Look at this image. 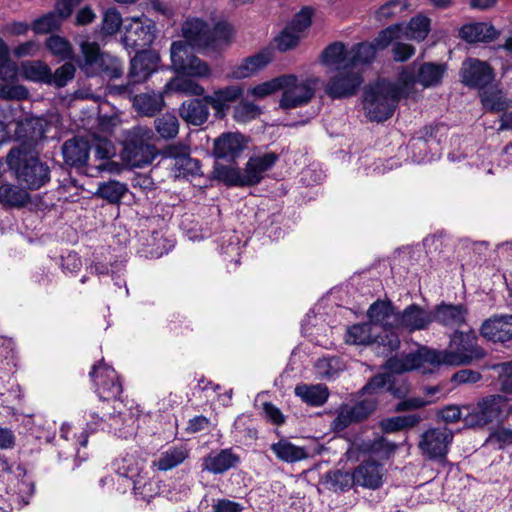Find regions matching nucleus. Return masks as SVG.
Returning a JSON list of instances; mask_svg holds the SVG:
<instances>
[{
    "label": "nucleus",
    "instance_id": "1",
    "mask_svg": "<svg viewBox=\"0 0 512 512\" xmlns=\"http://www.w3.org/2000/svg\"><path fill=\"white\" fill-rule=\"evenodd\" d=\"M89 416L91 421L87 422L86 429L78 437L73 435V437L70 438V425L65 423L62 424L60 428L61 442L58 444L60 448L58 452L59 458L68 459L69 457H74L75 461L77 459L84 461L86 459V454H84L83 457L80 456L79 446L86 447L89 432L94 433L98 430H105L107 428L110 433L126 438L128 435L133 433L136 422V416L130 410H119L117 414H110L105 418L99 417L94 412H91Z\"/></svg>",
    "mask_w": 512,
    "mask_h": 512
},
{
    "label": "nucleus",
    "instance_id": "2",
    "mask_svg": "<svg viewBox=\"0 0 512 512\" xmlns=\"http://www.w3.org/2000/svg\"><path fill=\"white\" fill-rule=\"evenodd\" d=\"M396 383L389 374H378L370 379V381L362 388L363 394L369 395L355 404H344L339 407L337 415L331 423V428L335 432L345 430L351 424L360 422L367 418L376 408L377 400L374 394L386 389L395 397H404L408 388L405 383L400 387L395 386Z\"/></svg>",
    "mask_w": 512,
    "mask_h": 512
},
{
    "label": "nucleus",
    "instance_id": "3",
    "mask_svg": "<svg viewBox=\"0 0 512 512\" xmlns=\"http://www.w3.org/2000/svg\"><path fill=\"white\" fill-rule=\"evenodd\" d=\"M116 472L118 490L126 492L131 488L137 500L149 502L153 497L159 494L160 487L158 482L144 471L143 459L134 454L126 453L124 456L116 459L113 463Z\"/></svg>",
    "mask_w": 512,
    "mask_h": 512
},
{
    "label": "nucleus",
    "instance_id": "4",
    "mask_svg": "<svg viewBox=\"0 0 512 512\" xmlns=\"http://www.w3.org/2000/svg\"><path fill=\"white\" fill-rule=\"evenodd\" d=\"M405 97L408 96L398 81L378 80L365 90L363 108L371 121L383 122L393 115L399 100Z\"/></svg>",
    "mask_w": 512,
    "mask_h": 512
},
{
    "label": "nucleus",
    "instance_id": "5",
    "mask_svg": "<svg viewBox=\"0 0 512 512\" xmlns=\"http://www.w3.org/2000/svg\"><path fill=\"white\" fill-rule=\"evenodd\" d=\"M463 420L468 427L481 428L492 422H502L512 415V400L499 395H489L473 405L464 406Z\"/></svg>",
    "mask_w": 512,
    "mask_h": 512
},
{
    "label": "nucleus",
    "instance_id": "6",
    "mask_svg": "<svg viewBox=\"0 0 512 512\" xmlns=\"http://www.w3.org/2000/svg\"><path fill=\"white\" fill-rule=\"evenodd\" d=\"M7 165L14 170L17 179L30 190L40 189L50 181V169L37 157L22 148H13L6 157Z\"/></svg>",
    "mask_w": 512,
    "mask_h": 512
},
{
    "label": "nucleus",
    "instance_id": "7",
    "mask_svg": "<svg viewBox=\"0 0 512 512\" xmlns=\"http://www.w3.org/2000/svg\"><path fill=\"white\" fill-rule=\"evenodd\" d=\"M80 50L82 56L78 60V66L86 76L104 75L116 79L122 75V62L117 57L101 52L96 42L83 41Z\"/></svg>",
    "mask_w": 512,
    "mask_h": 512
},
{
    "label": "nucleus",
    "instance_id": "8",
    "mask_svg": "<svg viewBox=\"0 0 512 512\" xmlns=\"http://www.w3.org/2000/svg\"><path fill=\"white\" fill-rule=\"evenodd\" d=\"M437 355L439 365L460 366L482 359L485 351L477 344L475 333L455 331L450 337L448 347L437 351Z\"/></svg>",
    "mask_w": 512,
    "mask_h": 512
},
{
    "label": "nucleus",
    "instance_id": "9",
    "mask_svg": "<svg viewBox=\"0 0 512 512\" xmlns=\"http://www.w3.org/2000/svg\"><path fill=\"white\" fill-rule=\"evenodd\" d=\"M154 132L146 126H136L129 130L122 152V158L132 167H144L153 162L156 148L152 144Z\"/></svg>",
    "mask_w": 512,
    "mask_h": 512
},
{
    "label": "nucleus",
    "instance_id": "10",
    "mask_svg": "<svg viewBox=\"0 0 512 512\" xmlns=\"http://www.w3.org/2000/svg\"><path fill=\"white\" fill-rule=\"evenodd\" d=\"M445 72V64L425 62L418 68H416L415 64L402 68L397 79L407 96H409L414 91L416 84L421 85L423 88L439 85Z\"/></svg>",
    "mask_w": 512,
    "mask_h": 512
},
{
    "label": "nucleus",
    "instance_id": "11",
    "mask_svg": "<svg viewBox=\"0 0 512 512\" xmlns=\"http://www.w3.org/2000/svg\"><path fill=\"white\" fill-rule=\"evenodd\" d=\"M136 55L131 59L129 80L125 85H115L110 88L112 93L131 96L135 85L145 82L158 67L159 56L147 49L134 50Z\"/></svg>",
    "mask_w": 512,
    "mask_h": 512
},
{
    "label": "nucleus",
    "instance_id": "12",
    "mask_svg": "<svg viewBox=\"0 0 512 512\" xmlns=\"http://www.w3.org/2000/svg\"><path fill=\"white\" fill-rule=\"evenodd\" d=\"M346 342L354 345H378L386 352L396 350L400 344L397 333L383 335L379 327L373 326L370 322L356 324L350 327L346 334Z\"/></svg>",
    "mask_w": 512,
    "mask_h": 512
},
{
    "label": "nucleus",
    "instance_id": "13",
    "mask_svg": "<svg viewBox=\"0 0 512 512\" xmlns=\"http://www.w3.org/2000/svg\"><path fill=\"white\" fill-rule=\"evenodd\" d=\"M289 80L282 82V96L279 102L283 110L294 109L306 105L314 96L317 78L299 80L295 75H283Z\"/></svg>",
    "mask_w": 512,
    "mask_h": 512
},
{
    "label": "nucleus",
    "instance_id": "14",
    "mask_svg": "<svg viewBox=\"0 0 512 512\" xmlns=\"http://www.w3.org/2000/svg\"><path fill=\"white\" fill-rule=\"evenodd\" d=\"M439 366L437 350L421 348L417 352L401 354L386 361L385 367L392 373L401 374L411 370L423 373L431 371V367Z\"/></svg>",
    "mask_w": 512,
    "mask_h": 512
},
{
    "label": "nucleus",
    "instance_id": "15",
    "mask_svg": "<svg viewBox=\"0 0 512 512\" xmlns=\"http://www.w3.org/2000/svg\"><path fill=\"white\" fill-rule=\"evenodd\" d=\"M171 62L175 71L183 76L208 78L211 69L206 62L189 54L185 42L174 41L170 48Z\"/></svg>",
    "mask_w": 512,
    "mask_h": 512
},
{
    "label": "nucleus",
    "instance_id": "16",
    "mask_svg": "<svg viewBox=\"0 0 512 512\" xmlns=\"http://www.w3.org/2000/svg\"><path fill=\"white\" fill-rule=\"evenodd\" d=\"M125 33L122 42L126 49H147L155 40V23L146 16L133 17L129 24L124 25Z\"/></svg>",
    "mask_w": 512,
    "mask_h": 512
},
{
    "label": "nucleus",
    "instance_id": "17",
    "mask_svg": "<svg viewBox=\"0 0 512 512\" xmlns=\"http://www.w3.org/2000/svg\"><path fill=\"white\" fill-rule=\"evenodd\" d=\"M89 375L100 399H117L122 393V384L116 371L113 367L105 364L103 360L93 366Z\"/></svg>",
    "mask_w": 512,
    "mask_h": 512
},
{
    "label": "nucleus",
    "instance_id": "18",
    "mask_svg": "<svg viewBox=\"0 0 512 512\" xmlns=\"http://www.w3.org/2000/svg\"><path fill=\"white\" fill-rule=\"evenodd\" d=\"M453 437V432L446 427L430 428L422 434L418 446L422 455L429 460L443 459Z\"/></svg>",
    "mask_w": 512,
    "mask_h": 512
},
{
    "label": "nucleus",
    "instance_id": "19",
    "mask_svg": "<svg viewBox=\"0 0 512 512\" xmlns=\"http://www.w3.org/2000/svg\"><path fill=\"white\" fill-rule=\"evenodd\" d=\"M362 83L360 70L340 69L329 79L325 92L332 99L348 98L357 93Z\"/></svg>",
    "mask_w": 512,
    "mask_h": 512
},
{
    "label": "nucleus",
    "instance_id": "20",
    "mask_svg": "<svg viewBox=\"0 0 512 512\" xmlns=\"http://www.w3.org/2000/svg\"><path fill=\"white\" fill-rule=\"evenodd\" d=\"M164 155L173 161L172 172L176 178H188L200 174V162L190 156L189 146L170 145L165 149Z\"/></svg>",
    "mask_w": 512,
    "mask_h": 512
},
{
    "label": "nucleus",
    "instance_id": "21",
    "mask_svg": "<svg viewBox=\"0 0 512 512\" xmlns=\"http://www.w3.org/2000/svg\"><path fill=\"white\" fill-rule=\"evenodd\" d=\"M460 76L465 86L480 90L486 88L495 77L492 67L476 58H469L463 62Z\"/></svg>",
    "mask_w": 512,
    "mask_h": 512
},
{
    "label": "nucleus",
    "instance_id": "22",
    "mask_svg": "<svg viewBox=\"0 0 512 512\" xmlns=\"http://www.w3.org/2000/svg\"><path fill=\"white\" fill-rule=\"evenodd\" d=\"M432 317V311L417 304H410L403 311L397 313L395 317L396 329H403L408 332L425 330L433 323Z\"/></svg>",
    "mask_w": 512,
    "mask_h": 512
},
{
    "label": "nucleus",
    "instance_id": "23",
    "mask_svg": "<svg viewBox=\"0 0 512 512\" xmlns=\"http://www.w3.org/2000/svg\"><path fill=\"white\" fill-rule=\"evenodd\" d=\"M397 313L391 301L384 300L375 301L367 311L369 322L373 326L379 327V331L383 335L397 333L395 325Z\"/></svg>",
    "mask_w": 512,
    "mask_h": 512
},
{
    "label": "nucleus",
    "instance_id": "24",
    "mask_svg": "<svg viewBox=\"0 0 512 512\" xmlns=\"http://www.w3.org/2000/svg\"><path fill=\"white\" fill-rule=\"evenodd\" d=\"M247 139L241 133H224L214 142V156L218 159L234 161L247 148Z\"/></svg>",
    "mask_w": 512,
    "mask_h": 512
},
{
    "label": "nucleus",
    "instance_id": "25",
    "mask_svg": "<svg viewBox=\"0 0 512 512\" xmlns=\"http://www.w3.org/2000/svg\"><path fill=\"white\" fill-rule=\"evenodd\" d=\"M241 85H229L215 89L211 94L205 95V101L209 103L217 118L226 116L232 103H235L243 95Z\"/></svg>",
    "mask_w": 512,
    "mask_h": 512
},
{
    "label": "nucleus",
    "instance_id": "26",
    "mask_svg": "<svg viewBox=\"0 0 512 512\" xmlns=\"http://www.w3.org/2000/svg\"><path fill=\"white\" fill-rule=\"evenodd\" d=\"M239 461V455L232 448L211 451L202 460V471H208L212 474H223L236 467Z\"/></svg>",
    "mask_w": 512,
    "mask_h": 512
},
{
    "label": "nucleus",
    "instance_id": "27",
    "mask_svg": "<svg viewBox=\"0 0 512 512\" xmlns=\"http://www.w3.org/2000/svg\"><path fill=\"white\" fill-rule=\"evenodd\" d=\"M91 145L82 137H74L64 142L62 155L65 163L75 168H85L89 159Z\"/></svg>",
    "mask_w": 512,
    "mask_h": 512
},
{
    "label": "nucleus",
    "instance_id": "28",
    "mask_svg": "<svg viewBox=\"0 0 512 512\" xmlns=\"http://www.w3.org/2000/svg\"><path fill=\"white\" fill-rule=\"evenodd\" d=\"M481 335L493 342L512 339V315H499L486 320L481 326Z\"/></svg>",
    "mask_w": 512,
    "mask_h": 512
},
{
    "label": "nucleus",
    "instance_id": "29",
    "mask_svg": "<svg viewBox=\"0 0 512 512\" xmlns=\"http://www.w3.org/2000/svg\"><path fill=\"white\" fill-rule=\"evenodd\" d=\"M432 316V322L449 328H458L466 322L467 309L462 304L442 302L434 307Z\"/></svg>",
    "mask_w": 512,
    "mask_h": 512
},
{
    "label": "nucleus",
    "instance_id": "30",
    "mask_svg": "<svg viewBox=\"0 0 512 512\" xmlns=\"http://www.w3.org/2000/svg\"><path fill=\"white\" fill-rule=\"evenodd\" d=\"M189 455L190 450L184 444L169 446L159 452L151 466L154 470L167 472L184 463Z\"/></svg>",
    "mask_w": 512,
    "mask_h": 512
},
{
    "label": "nucleus",
    "instance_id": "31",
    "mask_svg": "<svg viewBox=\"0 0 512 512\" xmlns=\"http://www.w3.org/2000/svg\"><path fill=\"white\" fill-rule=\"evenodd\" d=\"M209 25L200 18H189L182 25V35L187 46L206 49L210 41L208 36Z\"/></svg>",
    "mask_w": 512,
    "mask_h": 512
},
{
    "label": "nucleus",
    "instance_id": "32",
    "mask_svg": "<svg viewBox=\"0 0 512 512\" xmlns=\"http://www.w3.org/2000/svg\"><path fill=\"white\" fill-rule=\"evenodd\" d=\"M383 467L374 461H364L354 470L356 485L377 489L383 483Z\"/></svg>",
    "mask_w": 512,
    "mask_h": 512
},
{
    "label": "nucleus",
    "instance_id": "33",
    "mask_svg": "<svg viewBox=\"0 0 512 512\" xmlns=\"http://www.w3.org/2000/svg\"><path fill=\"white\" fill-rule=\"evenodd\" d=\"M278 159L279 155L275 152H266L250 157L245 165V170L251 186L260 183L264 173L270 170Z\"/></svg>",
    "mask_w": 512,
    "mask_h": 512
},
{
    "label": "nucleus",
    "instance_id": "34",
    "mask_svg": "<svg viewBox=\"0 0 512 512\" xmlns=\"http://www.w3.org/2000/svg\"><path fill=\"white\" fill-rule=\"evenodd\" d=\"M209 103L203 99L195 98L184 101L179 108L181 118L190 125L200 126L209 118Z\"/></svg>",
    "mask_w": 512,
    "mask_h": 512
},
{
    "label": "nucleus",
    "instance_id": "35",
    "mask_svg": "<svg viewBox=\"0 0 512 512\" xmlns=\"http://www.w3.org/2000/svg\"><path fill=\"white\" fill-rule=\"evenodd\" d=\"M499 32L492 24L475 22L463 25L459 30L461 39L468 43L490 42L495 40Z\"/></svg>",
    "mask_w": 512,
    "mask_h": 512
},
{
    "label": "nucleus",
    "instance_id": "36",
    "mask_svg": "<svg viewBox=\"0 0 512 512\" xmlns=\"http://www.w3.org/2000/svg\"><path fill=\"white\" fill-rule=\"evenodd\" d=\"M95 158L98 160H104V163L98 164L93 168H88L90 172L88 175L94 177L96 173L102 171H108L110 173H118L120 171V167L117 163L110 161V159L115 155V149L111 141L104 139L99 140L95 145Z\"/></svg>",
    "mask_w": 512,
    "mask_h": 512
},
{
    "label": "nucleus",
    "instance_id": "37",
    "mask_svg": "<svg viewBox=\"0 0 512 512\" xmlns=\"http://www.w3.org/2000/svg\"><path fill=\"white\" fill-rule=\"evenodd\" d=\"M349 50L342 42H333L329 44L321 53V62L329 67L340 69L349 68L348 57Z\"/></svg>",
    "mask_w": 512,
    "mask_h": 512
},
{
    "label": "nucleus",
    "instance_id": "38",
    "mask_svg": "<svg viewBox=\"0 0 512 512\" xmlns=\"http://www.w3.org/2000/svg\"><path fill=\"white\" fill-rule=\"evenodd\" d=\"M348 66L353 70H359V67L370 65L377 51L370 42H361L353 45L349 49Z\"/></svg>",
    "mask_w": 512,
    "mask_h": 512
},
{
    "label": "nucleus",
    "instance_id": "39",
    "mask_svg": "<svg viewBox=\"0 0 512 512\" xmlns=\"http://www.w3.org/2000/svg\"><path fill=\"white\" fill-rule=\"evenodd\" d=\"M294 392L303 402L315 407L323 405L329 397L328 388L323 384H299Z\"/></svg>",
    "mask_w": 512,
    "mask_h": 512
},
{
    "label": "nucleus",
    "instance_id": "40",
    "mask_svg": "<svg viewBox=\"0 0 512 512\" xmlns=\"http://www.w3.org/2000/svg\"><path fill=\"white\" fill-rule=\"evenodd\" d=\"M133 104L138 113L152 117L163 109L165 102L162 93L151 92L135 95Z\"/></svg>",
    "mask_w": 512,
    "mask_h": 512
},
{
    "label": "nucleus",
    "instance_id": "41",
    "mask_svg": "<svg viewBox=\"0 0 512 512\" xmlns=\"http://www.w3.org/2000/svg\"><path fill=\"white\" fill-rule=\"evenodd\" d=\"M481 103L486 111L500 113L512 106V99L499 89H483Z\"/></svg>",
    "mask_w": 512,
    "mask_h": 512
},
{
    "label": "nucleus",
    "instance_id": "42",
    "mask_svg": "<svg viewBox=\"0 0 512 512\" xmlns=\"http://www.w3.org/2000/svg\"><path fill=\"white\" fill-rule=\"evenodd\" d=\"M214 177L227 186H251L246 170L237 167L218 165L214 168Z\"/></svg>",
    "mask_w": 512,
    "mask_h": 512
},
{
    "label": "nucleus",
    "instance_id": "43",
    "mask_svg": "<svg viewBox=\"0 0 512 512\" xmlns=\"http://www.w3.org/2000/svg\"><path fill=\"white\" fill-rule=\"evenodd\" d=\"M270 61L271 57L269 52H259L246 58L243 63L233 70L232 76L237 79L247 78L264 68Z\"/></svg>",
    "mask_w": 512,
    "mask_h": 512
},
{
    "label": "nucleus",
    "instance_id": "44",
    "mask_svg": "<svg viewBox=\"0 0 512 512\" xmlns=\"http://www.w3.org/2000/svg\"><path fill=\"white\" fill-rule=\"evenodd\" d=\"M29 200L28 192L11 183L0 184V203L9 207L24 206Z\"/></svg>",
    "mask_w": 512,
    "mask_h": 512
},
{
    "label": "nucleus",
    "instance_id": "45",
    "mask_svg": "<svg viewBox=\"0 0 512 512\" xmlns=\"http://www.w3.org/2000/svg\"><path fill=\"white\" fill-rule=\"evenodd\" d=\"M220 252L224 256V260L237 266L241 255V241L238 235L232 232H226L219 242Z\"/></svg>",
    "mask_w": 512,
    "mask_h": 512
},
{
    "label": "nucleus",
    "instance_id": "46",
    "mask_svg": "<svg viewBox=\"0 0 512 512\" xmlns=\"http://www.w3.org/2000/svg\"><path fill=\"white\" fill-rule=\"evenodd\" d=\"M20 70L22 76L29 81L51 83V70L42 61H23Z\"/></svg>",
    "mask_w": 512,
    "mask_h": 512
},
{
    "label": "nucleus",
    "instance_id": "47",
    "mask_svg": "<svg viewBox=\"0 0 512 512\" xmlns=\"http://www.w3.org/2000/svg\"><path fill=\"white\" fill-rule=\"evenodd\" d=\"M431 20L422 14L410 19L400 32L408 39L423 41L430 31Z\"/></svg>",
    "mask_w": 512,
    "mask_h": 512
},
{
    "label": "nucleus",
    "instance_id": "48",
    "mask_svg": "<svg viewBox=\"0 0 512 512\" xmlns=\"http://www.w3.org/2000/svg\"><path fill=\"white\" fill-rule=\"evenodd\" d=\"M343 369L344 364L338 356H323L315 363V373L322 380L334 379Z\"/></svg>",
    "mask_w": 512,
    "mask_h": 512
},
{
    "label": "nucleus",
    "instance_id": "49",
    "mask_svg": "<svg viewBox=\"0 0 512 512\" xmlns=\"http://www.w3.org/2000/svg\"><path fill=\"white\" fill-rule=\"evenodd\" d=\"M155 131L163 140L174 139L179 133V121L175 114L167 112L154 120Z\"/></svg>",
    "mask_w": 512,
    "mask_h": 512
},
{
    "label": "nucleus",
    "instance_id": "50",
    "mask_svg": "<svg viewBox=\"0 0 512 512\" xmlns=\"http://www.w3.org/2000/svg\"><path fill=\"white\" fill-rule=\"evenodd\" d=\"M146 249L143 250L146 257L159 258L168 253L174 246L173 241L163 237L162 233L154 231L146 239Z\"/></svg>",
    "mask_w": 512,
    "mask_h": 512
},
{
    "label": "nucleus",
    "instance_id": "51",
    "mask_svg": "<svg viewBox=\"0 0 512 512\" xmlns=\"http://www.w3.org/2000/svg\"><path fill=\"white\" fill-rule=\"evenodd\" d=\"M271 450L275 453L277 458L290 463L300 461L307 457V453L303 448L295 446L286 440L274 443L271 446Z\"/></svg>",
    "mask_w": 512,
    "mask_h": 512
},
{
    "label": "nucleus",
    "instance_id": "52",
    "mask_svg": "<svg viewBox=\"0 0 512 512\" xmlns=\"http://www.w3.org/2000/svg\"><path fill=\"white\" fill-rule=\"evenodd\" d=\"M165 88L188 96H203L205 93L204 87L189 76L170 80Z\"/></svg>",
    "mask_w": 512,
    "mask_h": 512
},
{
    "label": "nucleus",
    "instance_id": "53",
    "mask_svg": "<svg viewBox=\"0 0 512 512\" xmlns=\"http://www.w3.org/2000/svg\"><path fill=\"white\" fill-rule=\"evenodd\" d=\"M233 28L227 22L217 23L213 29H209L208 36L210 38L206 48L217 49L224 45H228L233 38Z\"/></svg>",
    "mask_w": 512,
    "mask_h": 512
},
{
    "label": "nucleus",
    "instance_id": "54",
    "mask_svg": "<svg viewBox=\"0 0 512 512\" xmlns=\"http://www.w3.org/2000/svg\"><path fill=\"white\" fill-rule=\"evenodd\" d=\"M128 191L127 185L116 180L98 184L97 195L110 203H118Z\"/></svg>",
    "mask_w": 512,
    "mask_h": 512
},
{
    "label": "nucleus",
    "instance_id": "55",
    "mask_svg": "<svg viewBox=\"0 0 512 512\" xmlns=\"http://www.w3.org/2000/svg\"><path fill=\"white\" fill-rule=\"evenodd\" d=\"M421 421L418 414L394 416L381 421V428L384 432L392 433L416 426Z\"/></svg>",
    "mask_w": 512,
    "mask_h": 512
},
{
    "label": "nucleus",
    "instance_id": "56",
    "mask_svg": "<svg viewBox=\"0 0 512 512\" xmlns=\"http://www.w3.org/2000/svg\"><path fill=\"white\" fill-rule=\"evenodd\" d=\"M46 47L53 56L60 60H67L73 57V49L70 42L59 35H51L46 40Z\"/></svg>",
    "mask_w": 512,
    "mask_h": 512
},
{
    "label": "nucleus",
    "instance_id": "57",
    "mask_svg": "<svg viewBox=\"0 0 512 512\" xmlns=\"http://www.w3.org/2000/svg\"><path fill=\"white\" fill-rule=\"evenodd\" d=\"M62 22L63 20L57 12L51 11L36 18L32 22L31 29L36 34H46L53 30H57L61 26Z\"/></svg>",
    "mask_w": 512,
    "mask_h": 512
},
{
    "label": "nucleus",
    "instance_id": "58",
    "mask_svg": "<svg viewBox=\"0 0 512 512\" xmlns=\"http://www.w3.org/2000/svg\"><path fill=\"white\" fill-rule=\"evenodd\" d=\"M262 113L261 108L249 101H240L233 110V118L238 123H248Z\"/></svg>",
    "mask_w": 512,
    "mask_h": 512
},
{
    "label": "nucleus",
    "instance_id": "59",
    "mask_svg": "<svg viewBox=\"0 0 512 512\" xmlns=\"http://www.w3.org/2000/svg\"><path fill=\"white\" fill-rule=\"evenodd\" d=\"M326 482L335 491H345L356 484L354 472L349 473L341 470L328 472L326 475Z\"/></svg>",
    "mask_w": 512,
    "mask_h": 512
},
{
    "label": "nucleus",
    "instance_id": "60",
    "mask_svg": "<svg viewBox=\"0 0 512 512\" xmlns=\"http://www.w3.org/2000/svg\"><path fill=\"white\" fill-rule=\"evenodd\" d=\"M403 29V24L398 23L387 27L379 32L378 36L370 42L376 49V51L384 50L390 45V43L400 37V32Z\"/></svg>",
    "mask_w": 512,
    "mask_h": 512
},
{
    "label": "nucleus",
    "instance_id": "61",
    "mask_svg": "<svg viewBox=\"0 0 512 512\" xmlns=\"http://www.w3.org/2000/svg\"><path fill=\"white\" fill-rule=\"evenodd\" d=\"M407 8L408 3L406 0H390L377 10L376 18L379 21H387L402 13Z\"/></svg>",
    "mask_w": 512,
    "mask_h": 512
},
{
    "label": "nucleus",
    "instance_id": "62",
    "mask_svg": "<svg viewBox=\"0 0 512 512\" xmlns=\"http://www.w3.org/2000/svg\"><path fill=\"white\" fill-rule=\"evenodd\" d=\"M29 96L28 89L20 84L0 83V98L5 100H25Z\"/></svg>",
    "mask_w": 512,
    "mask_h": 512
},
{
    "label": "nucleus",
    "instance_id": "63",
    "mask_svg": "<svg viewBox=\"0 0 512 512\" xmlns=\"http://www.w3.org/2000/svg\"><path fill=\"white\" fill-rule=\"evenodd\" d=\"M314 10L311 7H303L287 26L289 29L300 34L311 25Z\"/></svg>",
    "mask_w": 512,
    "mask_h": 512
},
{
    "label": "nucleus",
    "instance_id": "64",
    "mask_svg": "<svg viewBox=\"0 0 512 512\" xmlns=\"http://www.w3.org/2000/svg\"><path fill=\"white\" fill-rule=\"evenodd\" d=\"M493 369L498 371L501 390L512 392V361L494 365Z\"/></svg>",
    "mask_w": 512,
    "mask_h": 512
}]
</instances>
